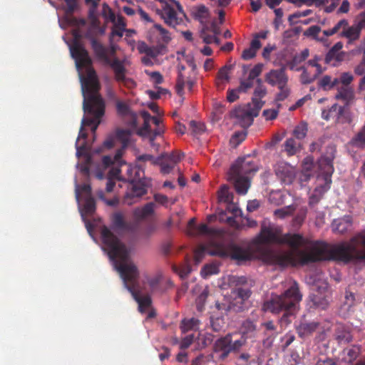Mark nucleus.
<instances>
[{
    "label": "nucleus",
    "mask_w": 365,
    "mask_h": 365,
    "mask_svg": "<svg viewBox=\"0 0 365 365\" xmlns=\"http://www.w3.org/2000/svg\"><path fill=\"white\" fill-rule=\"evenodd\" d=\"M253 81L247 78V79L241 81L238 88L240 92L245 93L253 86Z\"/></svg>",
    "instance_id": "62"
},
{
    "label": "nucleus",
    "mask_w": 365,
    "mask_h": 365,
    "mask_svg": "<svg viewBox=\"0 0 365 365\" xmlns=\"http://www.w3.org/2000/svg\"><path fill=\"white\" fill-rule=\"evenodd\" d=\"M75 187L76 198L79 204L81 217L85 222L88 233L91 235L92 225L86 220V215H92L96 210L94 199L91 196V186L88 184L80 186L76 182Z\"/></svg>",
    "instance_id": "10"
},
{
    "label": "nucleus",
    "mask_w": 365,
    "mask_h": 365,
    "mask_svg": "<svg viewBox=\"0 0 365 365\" xmlns=\"http://www.w3.org/2000/svg\"><path fill=\"white\" fill-rule=\"evenodd\" d=\"M267 93V89L262 85H259L256 87L254 92V96L252 98L253 106L260 110L264 103L261 100Z\"/></svg>",
    "instance_id": "32"
},
{
    "label": "nucleus",
    "mask_w": 365,
    "mask_h": 365,
    "mask_svg": "<svg viewBox=\"0 0 365 365\" xmlns=\"http://www.w3.org/2000/svg\"><path fill=\"white\" fill-rule=\"evenodd\" d=\"M352 143L357 147H365V125L355 136V138L352 139Z\"/></svg>",
    "instance_id": "47"
},
{
    "label": "nucleus",
    "mask_w": 365,
    "mask_h": 365,
    "mask_svg": "<svg viewBox=\"0 0 365 365\" xmlns=\"http://www.w3.org/2000/svg\"><path fill=\"white\" fill-rule=\"evenodd\" d=\"M331 301V292L325 281L318 280L314 283L313 292L309 296V302L316 308L324 309Z\"/></svg>",
    "instance_id": "15"
},
{
    "label": "nucleus",
    "mask_w": 365,
    "mask_h": 365,
    "mask_svg": "<svg viewBox=\"0 0 365 365\" xmlns=\"http://www.w3.org/2000/svg\"><path fill=\"white\" fill-rule=\"evenodd\" d=\"M206 253L222 257H230L239 261L247 260L251 258V253L245 249L233 244L225 245L224 243L212 242L209 246L201 245L195 250L194 254L195 263L199 264Z\"/></svg>",
    "instance_id": "6"
},
{
    "label": "nucleus",
    "mask_w": 365,
    "mask_h": 365,
    "mask_svg": "<svg viewBox=\"0 0 365 365\" xmlns=\"http://www.w3.org/2000/svg\"><path fill=\"white\" fill-rule=\"evenodd\" d=\"M257 170V168L247 158H240L231 167L228 180L234 184L239 194L245 195L250 187L248 175Z\"/></svg>",
    "instance_id": "7"
},
{
    "label": "nucleus",
    "mask_w": 365,
    "mask_h": 365,
    "mask_svg": "<svg viewBox=\"0 0 365 365\" xmlns=\"http://www.w3.org/2000/svg\"><path fill=\"white\" fill-rule=\"evenodd\" d=\"M262 64L258 63L252 68L249 73L248 77L250 79L254 81L255 78H257L262 73Z\"/></svg>",
    "instance_id": "59"
},
{
    "label": "nucleus",
    "mask_w": 365,
    "mask_h": 365,
    "mask_svg": "<svg viewBox=\"0 0 365 365\" xmlns=\"http://www.w3.org/2000/svg\"><path fill=\"white\" fill-rule=\"evenodd\" d=\"M247 337L245 336H241L240 339H236L233 340V337H232V342H231V348L232 351H238L240 348H242L247 341Z\"/></svg>",
    "instance_id": "53"
},
{
    "label": "nucleus",
    "mask_w": 365,
    "mask_h": 365,
    "mask_svg": "<svg viewBox=\"0 0 365 365\" xmlns=\"http://www.w3.org/2000/svg\"><path fill=\"white\" fill-rule=\"evenodd\" d=\"M122 150H117L113 155H105L102 159V167L106 169L110 167L106 184L107 192L113 191L114 180L128 182L129 187L124 198L126 205H131L139 197L147 192L146 185L141 180L142 171L139 168L125 165L121 160Z\"/></svg>",
    "instance_id": "4"
},
{
    "label": "nucleus",
    "mask_w": 365,
    "mask_h": 365,
    "mask_svg": "<svg viewBox=\"0 0 365 365\" xmlns=\"http://www.w3.org/2000/svg\"><path fill=\"white\" fill-rule=\"evenodd\" d=\"M103 14L106 20L113 22L116 20V16L108 6H105L103 9Z\"/></svg>",
    "instance_id": "64"
},
{
    "label": "nucleus",
    "mask_w": 365,
    "mask_h": 365,
    "mask_svg": "<svg viewBox=\"0 0 365 365\" xmlns=\"http://www.w3.org/2000/svg\"><path fill=\"white\" fill-rule=\"evenodd\" d=\"M309 55V51L307 48L304 49L301 53L295 55L289 64L290 69L294 70L295 68L297 67V65L306 60Z\"/></svg>",
    "instance_id": "41"
},
{
    "label": "nucleus",
    "mask_w": 365,
    "mask_h": 365,
    "mask_svg": "<svg viewBox=\"0 0 365 365\" xmlns=\"http://www.w3.org/2000/svg\"><path fill=\"white\" fill-rule=\"evenodd\" d=\"M331 158L327 157L319 161L322 173L317 176V185L309 197V205H314L320 200L323 195L330 188L331 177L334 171Z\"/></svg>",
    "instance_id": "8"
},
{
    "label": "nucleus",
    "mask_w": 365,
    "mask_h": 365,
    "mask_svg": "<svg viewBox=\"0 0 365 365\" xmlns=\"http://www.w3.org/2000/svg\"><path fill=\"white\" fill-rule=\"evenodd\" d=\"M265 81L272 86L282 87L288 83V76L284 68L272 69L265 74Z\"/></svg>",
    "instance_id": "20"
},
{
    "label": "nucleus",
    "mask_w": 365,
    "mask_h": 365,
    "mask_svg": "<svg viewBox=\"0 0 365 365\" xmlns=\"http://www.w3.org/2000/svg\"><path fill=\"white\" fill-rule=\"evenodd\" d=\"M185 70L184 66H178V78L176 84V91L178 94L182 96L183 93L184 86L185 83V77L182 75V71Z\"/></svg>",
    "instance_id": "45"
},
{
    "label": "nucleus",
    "mask_w": 365,
    "mask_h": 365,
    "mask_svg": "<svg viewBox=\"0 0 365 365\" xmlns=\"http://www.w3.org/2000/svg\"><path fill=\"white\" fill-rule=\"evenodd\" d=\"M113 228L117 231H127L129 230V225L125 222L122 213L115 212L112 215Z\"/></svg>",
    "instance_id": "30"
},
{
    "label": "nucleus",
    "mask_w": 365,
    "mask_h": 365,
    "mask_svg": "<svg viewBox=\"0 0 365 365\" xmlns=\"http://www.w3.org/2000/svg\"><path fill=\"white\" fill-rule=\"evenodd\" d=\"M318 86L324 91H329L338 86V78L329 75L323 76L318 81Z\"/></svg>",
    "instance_id": "31"
},
{
    "label": "nucleus",
    "mask_w": 365,
    "mask_h": 365,
    "mask_svg": "<svg viewBox=\"0 0 365 365\" xmlns=\"http://www.w3.org/2000/svg\"><path fill=\"white\" fill-rule=\"evenodd\" d=\"M354 76L349 72H344L338 78V84L341 83V86H349V84L353 81Z\"/></svg>",
    "instance_id": "52"
},
{
    "label": "nucleus",
    "mask_w": 365,
    "mask_h": 365,
    "mask_svg": "<svg viewBox=\"0 0 365 365\" xmlns=\"http://www.w3.org/2000/svg\"><path fill=\"white\" fill-rule=\"evenodd\" d=\"M192 14L195 19H198L201 23H204L209 16V11L204 5H199L193 8Z\"/></svg>",
    "instance_id": "35"
},
{
    "label": "nucleus",
    "mask_w": 365,
    "mask_h": 365,
    "mask_svg": "<svg viewBox=\"0 0 365 365\" xmlns=\"http://www.w3.org/2000/svg\"><path fill=\"white\" fill-rule=\"evenodd\" d=\"M158 13L165 23L172 27L181 24L185 16L182 7L175 0H170V4H165Z\"/></svg>",
    "instance_id": "13"
},
{
    "label": "nucleus",
    "mask_w": 365,
    "mask_h": 365,
    "mask_svg": "<svg viewBox=\"0 0 365 365\" xmlns=\"http://www.w3.org/2000/svg\"><path fill=\"white\" fill-rule=\"evenodd\" d=\"M218 198L220 202L231 203L232 202L233 195L229 192L227 185H222L218 192Z\"/></svg>",
    "instance_id": "43"
},
{
    "label": "nucleus",
    "mask_w": 365,
    "mask_h": 365,
    "mask_svg": "<svg viewBox=\"0 0 365 365\" xmlns=\"http://www.w3.org/2000/svg\"><path fill=\"white\" fill-rule=\"evenodd\" d=\"M219 272L218 266L215 264H208L204 266L200 273L203 278H207L212 274H216Z\"/></svg>",
    "instance_id": "44"
},
{
    "label": "nucleus",
    "mask_w": 365,
    "mask_h": 365,
    "mask_svg": "<svg viewBox=\"0 0 365 365\" xmlns=\"http://www.w3.org/2000/svg\"><path fill=\"white\" fill-rule=\"evenodd\" d=\"M354 98V92L350 86H339L337 88V93L336 98L342 100L346 104L350 103Z\"/></svg>",
    "instance_id": "25"
},
{
    "label": "nucleus",
    "mask_w": 365,
    "mask_h": 365,
    "mask_svg": "<svg viewBox=\"0 0 365 365\" xmlns=\"http://www.w3.org/2000/svg\"><path fill=\"white\" fill-rule=\"evenodd\" d=\"M292 197L287 191L274 190L269 195V201L275 205H281L289 202Z\"/></svg>",
    "instance_id": "23"
},
{
    "label": "nucleus",
    "mask_w": 365,
    "mask_h": 365,
    "mask_svg": "<svg viewBox=\"0 0 365 365\" xmlns=\"http://www.w3.org/2000/svg\"><path fill=\"white\" fill-rule=\"evenodd\" d=\"M140 115L143 119V125L140 128L137 134L144 139H147L153 145L155 138L164 132L160 117L151 116L147 111H141Z\"/></svg>",
    "instance_id": "12"
},
{
    "label": "nucleus",
    "mask_w": 365,
    "mask_h": 365,
    "mask_svg": "<svg viewBox=\"0 0 365 365\" xmlns=\"http://www.w3.org/2000/svg\"><path fill=\"white\" fill-rule=\"evenodd\" d=\"M275 173L278 179L284 185H290L296 178V170L294 167L285 163L277 164Z\"/></svg>",
    "instance_id": "19"
},
{
    "label": "nucleus",
    "mask_w": 365,
    "mask_h": 365,
    "mask_svg": "<svg viewBox=\"0 0 365 365\" xmlns=\"http://www.w3.org/2000/svg\"><path fill=\"white\" fill-rule=\"evenodd\" d=\"M321 31V28L318 26H310L304 31V35L307 36H311L315 40L321 42H325L327 41L326 37H320L319 36V34Z\"/></svg>",
    "instance_id": "40"
},
{
    "label": "nucleus",
    "mask_w": 365,
    "mask_h": 365,
    "mask_svg": "<svg viewBox=\"0 0 365 365\" xmlns=\"http://www.w3.org/2000/svg\"><path fill=\"white\" fill-rule=\"evenodd\" d=\"M196 235H206L208 237H217L220 235L217 230L211 229L205 224H201L196 227Z\"/></svg>",
    "instance_id": "39"
},
{
    "label": "nucleus",
    "mask_w": 365,
    "mask_h": 365,
    "mask_svg": "<svg viewBox=\"0 0 365 365\" xmlns=\"http://www.w3.org/2000/svg\"><path fill=\"white\" fill-rule=\"evenodd\" d=\"M208 296L207 288L203 289L199 297L196 299L197 309L199 312H202L204 307L205 300Z\"/></svg>",
    "instance_id": "50"
},
{
    "label": "nucleus",
    "mask_w": 365,
    "mask_h": 365,
    "mask_svg": "<svg viewBox=\"0 0 365 365\" xmlns=\"http://www.w3.org/2000/svg\"><path fill=\"white\" fill-rule=\"evenodd\" d=\"M190 126L192 132L195 134H201L205 130V125L201 122L190 121Z\"/></svg>",
    "instance_id": "60"
},
{
    "label": "nucleus",
    "mask_w": 365,
    "mask_h": 365,
    "mask_svg": "<svg viewBox=\"0 0 365 365\" xmlns=\"http://www.w3.org/2000/svg\"><path fill=\"white\" fill-rule=\"evenodd\" d=\"M183 156L182 153L176 151L172 153L163 154L157 159H155L153 155L148 154L141 155L138 157V159L141 161L149 160L153 164L160 165L161 172L164 174H168L173 169L175 165L182 159Z\"/></svg>",
    "instance_id": "14"
},
{
    "label": "nucleus",
    "mask_w": 365,
    "mask_h": 365,
    "mask_svg": "<svg viewBox=\"0 0 365 365\" xmlns=\"http://www.w3.org/2000/svg\"><path fill=\"white\" fill-rule=\"evenodd\" d=\"M295 210V207L293 205L286 206L284 207L277 209L274 212V215L277 218L284 219L290 216Z\"/></svg>",
    "instance_id": "42"
},
{
    "label": "nucleus",
    "mask_w": 365,
    "mask_h": 365,
    "mask_svg": "<svg viewBox=\"0 0 365 365\" xmlns=\"http://www.w3.org/2000/svg\"><path fill=\"white\" fill-rule=\"evenodd\" d=\"M116 141L122 144V148L118 150L123 149L131 143V132L129 130L118 129L115 135L109 136L103 143V148H110L114 146Z\"/></svg>",
    "instance_id": "18"
},
{
    "label": "nucleus",
    "mask_w": 365,
    "mask_h": 365,
    "mask_svg": "<svg viewBox=\"0 0 365 365\" xmlns=\"http://www.w3.org/2000/svg\"><path fill=\"white\" fill-rule=\"evenodd\" d=\"M195 336L193 334H189L182 339L180 343V348L181 349H185L188 348L193 342Z\"/></svg>",
    "instance_id": "61"
},
{
    "label": "nucleus",
    "mask_w": 365,
    "mask_h": 365,
    "mask_svg": "<svg viewBox=\"0 0 365 365\" xmlns=\"http://www.w3.org/2000/svg\"><path fill=\"white\" fill-rule=\"evenodd\" d=\"M232 69V66H225L222 67L218 72L217 83L227 82L230 80V72Z\"/></svg>",
    "instance_id": "46"
},
{
    "label": "nucleus",
    "mask_w": 365,
    "mask_h": 365,
    "mask_svg": "<svg viewBox=\"0 0 365 365\" xmlns=\"http://www.w3.org/2000/svg\"><path fill=\"white\" fill-rule=\"evenodd\" d=\"M319 323L316 322H301L297 327V333L301 337H305L317 330Z\"/></svg>",
    "instance_id": "26"
},
{
    "label": "nucleus",
    "mask_w": 365,
    "mask_h": 365,
    "mask_svg": "<svg viewBox=\"0 0 365 365\" xmlns=\"http://www.w3.org/2000/svg\"><path fill=\"white\" fill-rule=\"evenodd\" d=\"M344 113V108L337 104H334L330 109L324 110L322 116L324 120L334 119L339 120Z\"/></svg>",
    "instance_id": "28"
},
{
    "label": "nucleus",
    "mask_w": 365,
    "mask_h": 365,
    "mask_svg": "<svg viewBox=\"0 0 365 365\" xmlns=\"http://www.w3.org/2000/svg\"><path fill=\"white\" fill-rule=\"evenodd\" d=\"M155 205L153 202H149L142 207L136 208L134 210V216L137 220H143L154 213Z\"/></svg>",
    "instance_id": "27"
},
{
    "label": "nucleus",
    "mask_w": 365,
    "mask_h": 365,
    "mask_svg": "<svg viewBox=\"0 0 365 365\" xmlns=\"http://www.w3.org/2000/svg\"><path fill=\"white\" fill-rule=\"evenodd\" d=\"M302 298L298 284L294 281L290 287L283 294L272 295L271 298L264 303L263 309L275 314L284 312V317H287L297 309Z\"/></svg>",
    "instance_id": "5"
},
{
    "label": "nucleus",
    "mask_w": 365,
    "mask_h": 365,
    "mask_svg": "<svg viewBox=\"0 0 365 365\" xmlns=\"http://www.w3.org/2000/svg\"><path fill=\"white\" fill-rule=\"evenodd\" d=\"M73 43L68 44L70 52L76 62L81 85V91L83 96V109L84 116L81 120L79 135L76 143V156L83 160L81 165L78 164L81 171L88 175L91 168L93 160L88 153L86 143H81V139L85 140L87 134L83 131V127L88 125L94 133L101 123V118L104 114L105 103L99 94L101 88L96 71L91 66V60L87 51L80 43L81 34L78 30H73Z\"/></svg>",
    "instance_id": "2"
},
{
    "label": "nucleus",
    "mask_w": 365,
    "mask_h": 365,
    "mask_svg": "<svg viewBox=\"0 0 365 365\" xmlns=\"http://www.w3.org/2000/svg\"><path fill=\"white\" fill-rule=\"evenodd\" d=\"M255 330V325L252 322L247 320L243 322L241 328L242 336L251 335Z\"/></svg>",
    "instance_id": "51"
},
{
    "label": "nucleus",
    "mask_w": 365,
    "mask_h": 365,
    "mask_svg": "<svg viewBox=\"0 0 365 365\" xmlns=\"http://www.w3.org/2000/svg\"><path fill=\"white\" fill-rule=\"evenodd\" d=\"M325 36H331L337 34L339 38L346 40V46L348 48L354 46L360 39L361 31L355 23L350 25L346 19H340L334 26L329 29L323 31Z\"/></svg>",
    "instance_id": "9"
},
{
    "label": "nucleus",
    "mask_w": 365,
    "mask_h": 365,
    "mask_svg": "<svg viewBox=\"0 0 365 365\" xmlns=\"http://www.w3.org/2000/svg\"><path fill=\"white\" fill-rule=\"evenodd\" d=\"M359 353V348L358 346H354L352 347H349L345 349L341 354V359L344 361L346 363H351L354 360L356 359Z\"/></svg>",
    "instance_id": "34"
},
{
    "label": "nucleus",
    "mask_w": 365,
    "mask_h": 365,
    "mask_svg": "<svg viewBox=\"0 0 365 365\" xmlns=\"http://www.w3.org/2000/svg\"><path fill=\"white\" fill-rule=\"evenodd\" d=\"M163 50V47L161 46L150 47L146 54L155 60H160L158 56L162 53Z\"/></svg>",
    "instance_id": "56"
},
{
    "label": "nucleus",
    "mask_w": 365,
    "mask_h": 365,
    "mask_svg": "<svg viewBox=\"0 0 365 365\" xmlns=\"http://www.w3.org/2000/svg\"><path fill=\"white\" fill-rule=\"evenodd\" d=\"M319 60H320L319 57L315 56L314 58L308 61V62L307 63V66L314 67L316 68L315 73H317V75H320L324 71V69L322 68L321 65H319Z\"/></svg>",
    "instance_id": "58"
},
{
    "label": "nucleus",
    "mask_w": 365,
    "mask_h": 365,
    "mask_svg": "<svg viewBox=\"0 0 365 365\" xmlns=\"http://www.w3.org/2000/svg\"><path fill=\"white\" fill-rule=\"evenodd\" d=\"M108 61L105 63L109 65L113 69L116 81L128 88H132L135 85L132 79L125 76V60L120 61L116 58H110Z\"/></svg>",
    "instance_id": "16"
},
{
    "label": "nucleus",
    "mask_w": 365,
    "mask_h": 365,
    "mask_svg": "<svg viewBox=\"0 0 365 365\" xmlns=\"http://www.w3.org/2000/svg\"><path fill=\"white\" fill-rule=\"evenodd\" d=\"M153 32L159 35L160 39L164 42H168L170 38L168 31L160 24L153 25Z\"/></svg>",
    "instance_id": "48"
},
{
    "label": "nucleus",
    "mask_w": 365,
    "mask_h": 365,
    "mask_svg": "<svg viewBox=\"0 0 365 365\" xmlns=\"http://www.w3.org/2000/svg\"><path fill=\"white\" fill-rule=\"evenodd\" d=\"M313 159L311 157L306 158L303 161L302 173L305 180H307L308 177L310 175L309 171L313 167Z\"/></svg>",
    "instance_id": "49"
},
{
    "label": "nucleus",
    "mask_w": 365,
    "mask_h": 365,
    "mask_svg": "<svg viewBox=\"0 0 365 365\" xmlns=\"http://www.w3.org/2000/svg\"><path fill=\"white\" fill-rule=\"evenodd\" d=\"M294 71H302L300 75V81L302 84H308L313 82L319 75H317L316 73H312L311 71H308V68L305 66L296 67Z\"/></svg>",
    "instance_id": "33"
},
{
    "label": "nucleus",
    "mask_w": 365,
    "mask_h": 365,
    "mask_svg": "<svg viewBox=\"0 0 365 365\" xmlns=\"http://www.w3.org/2000/svg\"><path fill=\"white\" fill-rule=\"evenodd\" d=\"M174 270L178 273L180 277L184 278L191 272V267L187 263H185L179 267H175Z\"/></svg>",
    "instance_id": "54"
},
{
    "label": "nucleus",
    "mask_w": 365,
    "mask_h": 365,
    "mask_svg": "<svg viewBox=\"0 0 365 365\" xmlns=\"http://www.w3.org/2000/svg\"><path fill=\"white\" fill-rule=\"evenodd\" d=\"M250 296L251 291L248 288L237 287L232 290L229 297H225L222 302H217L215 306L217 309L225 312H239L243 309Z\"/></svg>",
    "instance_id": "11"
},
{
    "label": "nucleus",
    "mask_w": 365,
    "mask_h": 365,
    "mask_svg": "<svg viewBox=\"0 0 365 365\" xmlns=\"http://www.w3.org/2000/svg\"><path fill=\"white\" fill-rule=\"evenodd\" d=\"M300 148V143L297 142L294 138H288L284 143V150L289 155H294Z\"/></svg>",
    "instance_id": "37"
},
{
    "label": "nucleus",
    "mask_w": 365,
    "mask_h": 365,
    "mask_svg": "<svg viewBox=\"0 0 365 365\" xmlns=\"http://www.w3.org/2000/svg\"><path fill=\"white\" fill-rule=\"evenodd\" d=\"M104 250L108 252L113 260L116 270L119 272L125 287L131 292L133 298L138 304V309L141 313L145 312L151 304L148 295L136 292L133 285L139 277V270L136 264L130 259V249L122 243L118 237L106 227L101 230Z\"/></svg>",
    "instance_id": "3"
},
{
    "label": "nucleus",
    "mask_w": 365,
    "mask_h": 365,
    "mask_svg": "<svg viewBox=\"0 0 365 365\" xmlns=\"http://www.w3.org/2000/svg\"><path fill=\"white\" fill-rule=\"evenodd\" d=\"M334 338L340 344H346L352 340L349 330L344 325H338L334 333Z\"/></svg>",
    "instance_id": "24"
},
{
    "label": "nucleus",
    "mask_w": 365,
    "mask_h": 365,
    "mask_svg": "<svg viewBox=\"0 0 365 365\" xmlns=\"http://www.w3.org/2000/svg\"><path fill=\"white\" fill-rule=\"evenodd\" d=\"M352 226V220L349 216L336 219L331 224L332 231L338 234H344L349 230Z\"/></svg>",
    "instance_id": "22"
},
{
    "label": "nucleus",
    "mask_w": 365,
    "mask_h": 365,
    "mask_svg": "<svg viewBox=\"0 0 365 365\" xmlns=\"http://www.w3.org/2000/svg\"><path fill=\"white\" fill-rule=\"evenodd\" d=\"M308 126L307 124L302 121L299 125H297L294 129L293 130L292 134L297 140L304 139L307 134Z\"/></svg>",
    "instance_id": "38"
},
{
    "label": "nucleus",
    "mask_w": 365,
    "mask_h": 365,
    "mask_svg": "<svg viewBox=\"0 0 365 365\" xmlns=\"http://www.w3.org/2000/svg\"><path fill=\"white\" fill-rule=\"evenodd\" d=\"M259 111V109L254 106L251 108V106L249 104L234 110L232 112V116L236 118V123L245 128L252 124L253 118L258 115Z\"/></svg>",
    "instance_id": "17"
},
{
    "label": "nucleus",
    "mask_w": 365,
    "mask_h": 365,
    "mask_svg": "<svg viewBox=\"0 0 365 365\" xmlns=\"http://www.w3.org/2000/svg\"><path fill=\"white\" fill-rule=\"evenodd\" d=\"M92 48L96 56L101 59L104 63L109 62L110 58L108 56V51L101 43L96 39L91 40Z\"/></svg>",
    "instance_id": "29"
},
{
    "label": "nucleus",
    "mask_w": 365,
    "mask_h": 365,
    "mask_svg": "<svg viewBox=\"0 0 365 365\" xmlns=\"http://www.w3.org/2000/svg\"><path fill=\"white\" fill-rule=\"evenodd\" d=\"M141 61L145 66L159 65L161 63L160 60H155L147 54L141 58Z\"/></svg>",
    "instance_id": "63"
},
{
    "label": "nucleus",
    "mask_w": 365,
    "mask_h": 365,
    "mask_svg": "<svg viewBox=\"0 0 365 365\" xmlns=\"http://www.w3.org/2000/svg\"><path fill=\"white\" fill-rule=\"evenodd\" d=\"M235 334H229L225 337L220 338L215 342V351H221L220 357L222 359L226 358L228 354L232 352L231 342L232 337L235 336Z\"/></svg>",
    "instance_id": "21"
},
{
    "label": "nucleus",
    "mask_w": 365,
    "mask_h": 365,
    "mask_svg": "<svg viewBox=\"0 0 365 365\" xmlns=\"http://www.w3.org/2000/svg\"><path fill=\"white\" fill-rule=\"evenodd\" d=\"M255 242L259 245L277 242L289 245L291 248L289 252L271 253L272 262L283 267L329 259H338L345 262L365 259V232L356 234L349 242H344L334 246L317 242L312 246H307L301 235H282L279 227L264 221Z\"/></svg>",
    "instance_id": "1"
},
{
    "label": "nucleus",
    "mask_w": 365,
    "mask_h": 365,
    "mask_svg": "<svg viewBox=\"0 0 365 365\" xmlns=\"http://www.w3.org/2000/svg\"><path fill=\"white\" fill-rule=\"evenodd\" d=\"M279 91L277 95L276 99L277 101H284L286 99L290 93V89L287 84L282 87H278Z\"/></svg>",
    "instance_id": "57"
},
{
    "label": "nucleus",
    "mask_w": 365,
    "mask_h": 365,
    "mask_svg": "<svg viewBox=\"0 0 365 365\" xmlns=\"http://www.w3.org/2000/svg\"><path fill=\"white\" fill-rule=\"evenodd\" d=\"M200 321L195 318L185 319L181 322V330L182 332L195 331L198 329Z\"/></svg>",
    "instance_id": "36"
},
{
    "label": "nucleus",
    "mask_w": 365,
    "mask_h": 365,
    "mask_svg": "<svg viewBox=\"0 0 365 365\" xmlns=\"http://www.w3.org/2000/svg\"><path fill=\"white\" fill-rule=\"evenodd\" d=\"M287 2L295 4L298 6L302 5L312 6L314 3L323 4L325 0H286Z\"/></svg>",
    "instance_id": "55"
}]
</instances>
